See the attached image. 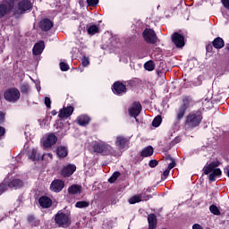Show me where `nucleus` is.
I'll return each instance as SVG.
<instances>
[{"label":"nucleus","instance_id":"obj_1","mask_svg":"<svg viewBox=\"0 0 229 229\" xmlns=\"http://www.w3.org/2000/svg\"><path fill=\"white\" fill-rule=\"evenodd\" d=\"M93 149L95 153H100V155H111L112 157H121V152L115 150L114 147L103 141L95 143L93 146Z\"/></svg>","mask_w":229,"mask_h":229},{"label":"nucleus","instance_id":"obj_2","mask_svg":"<svg viewBox=\"0 0 229 229\" xmlns=\"http://www.w3.org/2000/svg\"><path fill=\"white\" fill-rule=\"evenodd\" d=\"M219 161H213L209 165L204 166L203 171L205 174H209L210 182L216 181V176H221L222 172L219 167Z\"/></svg>","mask_w":229,"mask_h":229},{"label":"nucleus","instance_id":"obj_3","mask_svg":"<svg viewBox=\"0 0 229 229\" xmlns=\"http://www.w3.org/2000/svg\"><path fill=\"white\" fill-rule=\"evenodd\" d=\"M203 116L199 112H191L186 117L185 127L188 129L196 128V126H199V123Z\"/></svg>","mask_w":229,"mask_h":229},{"label":"nucleus","instance_id":"obj_4","mask_svg":"<svg viewBox=\"0 0 229 229\" xmlns=\"http://www.w3.org/2000/svg\"><path fill=\"white\" fill-rule=\"evenodd\" d=\"M55 223L59 228H69L71 226V216L69 214L58 212L55 216Z\"/></svg>","mask_w":229,"mask_h":229},{"label":"nucleus","instance_id":"obj_5","mask_svg":"<svg viewBox=\"0 0 229 229\" xmlns=\"http://www.w3.org/2000/svg\"><path fill=\"white\" fill-rule=\"evenodd\" d=\"M4 97L9 103H15L21 99V92L15 88H11L4 92Z\"/></svg>","mask_w":229,"mask_h":229},{"label":"nucleus","instance_id":"obj_6","mask_svg":"<svg viewBox=\"0 0 229 229\" xmlns=\"http://www.w3.org/2000/svg\"><path fill=\"white\" fill-rule=\"evenodd\" d=\"M15 7V0H5L0 4V19L10 13Z\"/></svg>","mask_w":229,"mask_h":229},{"label":"nucleus","instance_id":"obj_7","mask_svg":"<svg viewBox=\"0 0 229 229\" xmlns=\"http://www.w3.org/2000/svg\"><path fill=\"white\" fill-rule=\"evenodd\" d=\"M143 38L148 44H157L158 42V37L152 29H146L143 31Z\"/></svg>","mask_w":229,"mask_h":229},{"label":"nucleus","instance_id":"obj_8","mask_svg":"<svg viewBox=\"0 0 229 229\" xmlns=\"http://www.w3.org/2000/svg\"><path fill=\"white\" fill-rule=\"evenodd\" d=\"M151 198V195L146 194V192H142L140 194H136L129 199V203L131 205H135V203H140V201H148Z\"/></svg>","mask_w":229,"mask_h":229},{"label":"nucleus","instance_id":"obj_9","mask_svg":"<svg viewBox=\"0 0 229 229\" xmlns=\"http://www.w3.org/2000/svg\"><path fill=\"white\" fill-rule=\"evenodd\" d=\"M129 142L130 140H128V138H125L124 136H117L115 138L114 144L116 148H118L119 153H121V151H123V149H124L126 146H128Z\"/></svg>","mask_w":229,"mask_h":229},{"label":"nucleus","instance_id":"obj_10","mask_svg":"<svg viewBox=\"0 0 229 229\" xmlns=\"http://www.w3.org/2000/svg\"><path fill=\"white\" fill-rule=\"evenodd\" d=\"M172 41L177 47H183L185 46V38L178 32L172 35Z\"/></svg>","mask_w":229,"mask_h":229},{"label":"nucleus","instance_id":"obj_11","mask_svg":"<svg viewBox=\"0 0 229 229\" xmlns=\"http://www.w3.org/2000/svg\"><path fill=\"white\" fill-rule=\"evenodd\" d=\"M58 140V138L55 134H49L47 138L43 140L44 148H51V146H55Z\"/></svg>","mask_w":229,"mask_h":229},{"label":"nucleus","instance_id":"obj_12","mask_svg":"<svg viewBox=\"0 0 229 229\" xmlns=\"http://www.w3.org/2000/svg\"><path fill=\"white\" fill-rule=\"evenodd\" d=\"M75 171H76V165H64L63 167L61 174L64 178H67L69 176H72V174H74Z\"/></svg>","mask_w":229,"mask_h":229},{"label":"nucleus","instance_id":"obj_13","mask_svg":"<svg viewBox=\"0 0 229 229\" xmlns=\"http://www.w3.org/2000/svg\"><path fill=\"white\" fill-rule=\"evenodd\" d=\"M64 187H65V182L62 180H55L50 185V189L53 192H60Z\"/></svg>","mask_w":229,"mask_h":229},{"label":"nucleus","instance_id":"obj_14","mask_svg":"<svg viewBox=\"0 0 229 229\" xmlns=\"http://www.w3.org/2000/svg\"><path fill=\"white\" fill-rule=\"evenodd\" d=\"M31 8H33V4L30 0H21L18 3V10H21V12H28Z\"/></svg>","mask_w":229,"mask_h":229},{"label":"nucleus","instance_id":"obj_15","mask_svg":"<svg viewBox=\"0 0 229 229\" xmlns=\"http://www.w3.org/2000/svg\"><path fill=\"white\" fill-rule=\"evenodd\" d=\"M140 110H142V106L140 103H134L132 106L129 109L130 115L131 117H135V119L138 117V115L140 114ZM137 121V119H136Z\"/></svg>","mask_w":229,"mask_h":229},{"label":"nucleus","instance_id":"obj_16","mask_svg":"<svg viewBox=\"0 0 229 229\" xmlns=\"http://www.w3.org/2000/svg\"><path fill=\"white\" fill-rule=\"evenodd\" d=\"M72 112H74V107L72 106L64 107L63 109L60 110L58 117L60 119H65L67 117H71V115H72Z\"/></svg>","mask_w":229,"mask_h":229},{"label":"nucleus","instance_id":"obj_17","mask_svg":"<svg viewBox=\"0 0 229 229\" xmlns=\"http://www.w3.org/2000/svg\"><path fill=\"white\" fill-rule=\"evenodd\" d=\"M113 92L121 96V94H126V86L123 82H114Z\"/></svg>","mask_w":229,"mask_h":229},{"label":"nucleus","instance_id":"obj_18","mask_svg":"<svg viewBox=\"0 0 229 229\" xmlns=\"http://www.w3.org/2000/svg\"><path fill=\"white\" fill-rule=\"evenodd\" d=\"M187 108H189V100H183V105H182L177 111L178 121L183 119L185 112H187Z\"/></svg>","mask_w":229,"mask_h":229},{"label":"nucleus","instance_id":"obj_19","mask_svg":"<svg viewBox=\"0 0 229 229\" xmlns=\"http://www.w3.org/2000/svg\"><path fill=\"white\" fill-rule=\"evenodd\" d=\"M39 28L43 31H49L53 28V21L49 19H44L39 22Z\"/></svg>","mask_w":229,"mask_h":229},{"label":"nucleus","instance_id":"obj_20","mask_svg":"<svg viewBox=\"0 0 229 229\" xmlns=\"http://www.w3.org/2000/svg\"><path fill=\"white\" fill-rule=\"evenodd\" d=\"M7 189L10 187V189H21L22 185H24V182L21 179H13L8 183H6Z\"/></svg>","mask_w":229,"mask_h":229},{"label":"nucleus","instance_id":"obj_21","mask_svg":"<svg viewBox=\"0 0 229 229\" xmlns=\"http://www.w3.org/2000/svg\"><path fill=\"white\" fill-rule=\"evenodd\" d=\"M38 203L42 208H49L53 205V200L47 196H42L39 198Z\"/></svg>","mask_w":229,"mask_h":229},{"label":"nucleus","instance_id":"obj_22","mask_svg":"<svg viewBox=\"0 0 229 229\" xmlns=\"http://www.w3.org/2000/svg\"><path fill=\"white\" fill-rule=\"evenodd\" d=\"M44 47H46V45H44V41H40L37 43L33 47V55H42V51H44Z\"/></svg>","mask_w":229,"mask_h":229},{"label":"nucleus","instance_id":"obj_23","mask_svg":"<svg viewBox=\"0 0 229 229\" xmlns=\"http://www.w3.org/2000/svg\"><path fill=\"white\" fill-rule=\"evenodd\" d=\"M148 229H155L157 228V216L155 214H150L148 216Z\"/></svg>","mask_w":229,"mask_h":229},{"label":"nucleus","instance_id":"obj_24","mask_svg":"<svg viewBox=\"0 0 229 229\" xmlns=\"http://www.w3.org/2000/svg\"><path fill=\"white\" fill-rule=\"evenodd\" d=\"M77 123L80 126H87L90 123V118L88 115H81L77 118Z\"/></svg>","mask_w":229,"mask_h":229},{"label":"nucleus","instance_id":"obj_25","mask_svg":"<svg viewBox=\"0 0 229 229\" xmlns=\"http://www.w3.org/2000/svg\"><path fill=\"white\" fill-rule=\"evenodd\" d=\"M213 47L216 49H223V47H225V40L220 37L215 38L213 41Z\"/></svg>","mask_w":229,"mask_h":229},{"label":"nucleus","instance_id":"obj_26","mask_svg":"<svg viewBox=\"0 0 229 229\" xmlns=\"http://www.w3.org/2000/svg\"><path fill=\"white\" fill-rule=\"evenodd\" d=\"M67 154H68L67 148L64 146L57 147L56 155L58 156L59 158H65Z\"/></svg>","mask_w":229,"mask_h":229},{"label":"nucleus","instance_id":"obj_27","mask_svg":"<svg viewBox=\"0 0 229 229\" xmlns=\"http://www.w3.org/2000/svg\"><path fill=\"white\" fill-rule=\"evenodd\" d=\"M69 194H81V186L73 184L68 189Z\"/></svg>","mask_w":229,"mask_h":229},{"label":"nucleus","instance_id":"obj_28","mask_svg":"<svg viewBox=\"0 0 229 229\" xmlns=\"http://www.w3.org/2000/svg\"><path fill=\"white\" fill-rule=\"evenodd\" d=\"M151 155H153V147L151 146L143 148V150L141 151V157H151Z\"/></svg>","mask_w":229,"mask_h":229},{"label":"nucleus","instance_id":"obj_29","mask_svg":"<svg viewBox=\"0 0 229 229\" xmlns=\"http://www.w3.org/2000/svg\"><path fill=\"white\" fill-rule=\"evenodd\" d=\"M96 33H99V28H98L96 25H91L88 28L89 35H96Z\"/></svg>","mask_w":229,"mask_h":229},{"label":"nucleus","instance_id":"obj_30","mask_svg":"<svg viewBox=\"0 0 229 229\" xmlns=\"http://www.w3.org/2000/svg\"><path fill=\"white\" fill-rule=\"evenodd\" d=\"M29 158H30V160H33V162H35V160H40V155L37 154V150L33 148L31 151V154L29 155Z\"/></svg>","mask_w":229,"mask_h":229},{"label":"nucleus","instance_id":"obj_31","mask_svg":"<svg viewBox=\"0 0 229 229\" xmlns=\"http://www.w3.org/2000/svg\"><path fill=\"white\" fill-rule=\"evenodd\" d=\"M209 210L211 214H214V216H221V211L219 210V208L216 205H211L209 207Z\"/></svg>","mask_w":229,"mask_h":229},{"label":"nucleus","instance_id":"obj_32","mask_svg":"<svg viewBox=\"0 0 229 229\" xmlns=\"http://www.w3.org/2000/svg\"><path fill=\"white\" fill-rule=\"evenodd\" d=\"M160 124H162V116L157 115L156 118H154L152 122V126H154L155 128H158Z\"/></svg>","mask_w":229,"mask_h":229},{"label":"nucleus","instance_id":"obj_33","mask_svg":"<svg viewBox=\"0 0 229 229\" xmlns=\"http://www.w3.org/2000/svg\"><path fill=\"white\" fill-rule=\"evenodd\" d=\"M90 203L89 201H78L75 204L76 208H87Z\"/></svg>","mask_w":229,"mask_h":229},{"label":"nucleus","instance_id":"obj_34","mask_svg":"<svg viewBox=\"0 0 229 229\" xmlns=\"http://www.w3.org/2000/svg\"><path fill=\"white\" fill-rule=\"evenodd\" d=\"M144 67L146 71H155V63L153 61H148L145 63Z\"/></svg>","mask_w":229,"mask_h":229},{"label":"nucleus","instance_id":"obj_35","mask_svg":"<svg viewBox=\"0 0 229 229\" xmlns=\"http://www.w3.org/2000/svg\"><path fill=\"white\" fill-rule=\"evenodd\" d=\"M166 160L170 161L168 165V169L171 171V169L174 168L176 166V162L172 158L171 156H166Z\"/></svg>","mask_w":229,"mask_h":229},{"label":"nucleus","instance_id":"obj_36","mask_svg":"<svg viewBox=\"0 0 229 229\" xmlns=\"http://www.w3.org/2000/svg\"><path fill=\"white\" fill-rule=\"evenodd\" d=\"M121 176V173L114 172L113 175L108 179L109 183H114L119 177Z\"/></svg>","mask_w":229,"mask_h":229},{"label":"nucleus","instance_id":"obj_37","mask_svg":"<svg viewBox=\"0 0 229 229\" xmlns=\"http://www.w3.org/2000/svg\"><path fill=\"white\" fill-rule=\"evenodd\" d=\"M4 191H8V185L6 184V181L4 183L0 184V196L4 192Z\"/></svg>","mask_w":229,"mask_h":229},{"label":"nucleus","instance_id":"obj_38","mask_svg":"<svg viewBox=\"0 0 229 229\" xmlns=\"http://www.w3.org/2000/svg\"><path fill=\"white\" fill-rule=\"evenodd\" d=\"M81 64L83 67H87L90 64V61L89 60V57L84 56L81 60Z\"/></svg>","mask_w":229,"mask_h":229},{"label":"nucleus","instance_id":"obj_39","mask_svg":"<svg viewBox=\"0 0 229 229\" xmlns=\"http://www.w3.org/2000/svg\"><path fill=\"white\" fill-rule=\"evenodd\" d=\"M61 71H69V64L65 63H60Z\"/></svg>","mask_w":229,"mask_h":229},{"label":"nucleus","instance_id":"obj_40","mask_svg":"<svg viewBox=\"0 0 229 229\" xmlns=\"http://www.w3.org/2000/svg\"><path fill=\"white\" fill-rule=\"evenodd\" d=\"M21 92H28V90H30V86L28 84H23L21 86Z\"/></svg>","mask_w":229,"mask_h":229},{"label":"nucleus","instance_id":"obj_41","mask_svg":"<svg viewBox=\"0 0 229 229\" xmlns=\"http://www.w3.org/2000/svg\"><path fill=\"white\" fill-rule=\"evenodd\" d=\"M149 167H157L158 165V161L152 159L148 163Z\"/></svg>","mask_w":229,"mask_h":229},{"label":"nucleus","instance_id":"obj_42","mask_svg":"<svg viewBox=\"0 0 229 229\" xmlns=\"http://www.w3.org/2000/svg\"><path fill=\"white\" fill-rule=\"evenodd\" d=\"M45 105L47 108H51V98L48 97L45 98Z\"/></svg>","mask_w":229,"mask_h":229},{"label":"nucleus","instance_id":"obj_43","mask_svg":"<svg viewBox=\"0 0 229 229\" xmlns=\"http://www.w3.org/2000/svg\"><path fill=\"white\" fill-rule=\"evenodd\" d=\"M89 6H96L98 4V0H87Z\"/></svg>","mask_w":229,"mask_h":229},{"label":"nucleus","instance_id":"obj_44","mask_svg":"<svg viewBox=\"0 0 229 229\" xmlns=\"http://www.w3.org/2000/svg\"><path fill=\"white\" fill-rule=\"evenodd\" d=\"M28 221L30 223H33V221H38V219H37V217H35V216L30 215V216H28Z\"/></svg>","mask_w":229,"mask_h":229},{"label":"nucleus","instance_id":"obj_45","mask_svg":"<svg viewBox=\"0 0 229 229\" xmlns=\"http://www.w3.org/2000/svg\"><path fill=\"white\" fill-rule=\"evenodd\" d=\"M222 3L225 8H227V10H229V0H222Z\"/></svg>","mask_w":229,"mask_h":229},{"label":"nucleus","instance_id":"obj_46","mask_svg":"<svg viewBox=\"0 0 229 229\" xmlns=\"http://www.w3.org/2000/svg\"><path fill=\"white\" fill-rule=\"evenodd\" d=\"M192 229H203V226H201L199 224H194L192 225Z\"/></svg>","mask_w":229,"mask_h":229},{"label":"nucleus","instance_id":"obj_47","mask_svg":"<svg viewBox=\"0 0 229 229\" xmlns=\"http://www.w3.org/2000/svg\"><path fill=\"white\" fill-rule=\"evenodd\" d=\"M4 122V114L3 112H0V124L1 123Z\"/></svg>","mask_w":229,"mask_h":229},{"label":"nucleus","instance_id":"obj_48","mask_svg":"<svg viewBox=\"0 0 229 229\" xmlns=\"http://www.w3.org/2000/svg\"><path fill=\"white\" fill-rule=\"evenodd\" d=\"M169 171H171V170H169V168H167L166 170H165V171L163 172V175H164L165 178H167V176H169Z\"/></svg>","mask_w":229,"mask_h":229},{"label":"nucleus","instance_id":"obj_49","mask_svg":"<svg viewBox=\"0 0 229 229\" xmlns=\"http://www.w3.org/2000/svg\"><path fill=\"white\" fill-rule=\"evenodd\" d=\"M4 133H5L4 128L0 126V137H3V135H4Z\"/></svg>","mask_w":229,"mask_h":229},{"label":"nucleus","instance_id":"obj_50","mask_svg":"<svg viewBox=\"0 0 229 229\" xmlns=\"http://www.w3.org/2000/svg\"><path fill=\"white\" fill-rule=\"evenodd\" d=\"M225 174H227V176L229 177V165L225 167Z\"/></svg>","mask_w":229,"mask_h":229},{"label":"nucleus","instance_id":"obj_51","mask_svg":"<svg viewBox=\"0 0 229 229\" xmlns=\"http://www.w3.org/2000/svg\"><path fill=\"white\" fill-rule=\"evenodd\" d=\"M47 157H49V158L53 159V154L48 153V154H47Z\"/></svg>","mask_w":229,"mask_h":229},{"label":"nucleus","instance_id":"obj_52","mask_svg":"<svg viewBox=\"0 0 229 229\" xmlns=\"http://www.w3.org/2000/svg\"><path fill=\"white\" fill-rule=\"evenodd\" d=\"M37 90L38 92H40V86L37 85Z\"/></svg>","mask_w":229,"mask_h":229},{"label":"nucleus","instance_id":"obj_53","mask_svg":"<svg viewBox=\"0 0 229 229\" xmlns=\"http://www.w3.org/2000/svg\"><path fill=\"white\" fill-rule=\"evenodd\" d=\"M52 115H56V111H52Z\"/></svg>","mask_w":229,"mask_h":229},{"label":"nucleus","instance_id":"obj_54","mask_svg":"<svg viewBox=\"0 0 229 229\" xmlns=\"http://www.w3.org/2000/svg\"><path fill=\"white\" fill-rule=\"evenodd\" d=\"M135 174H139V171H136Z\"/></svg>","mask_w":229,"mask_h":229}]
</instances>
